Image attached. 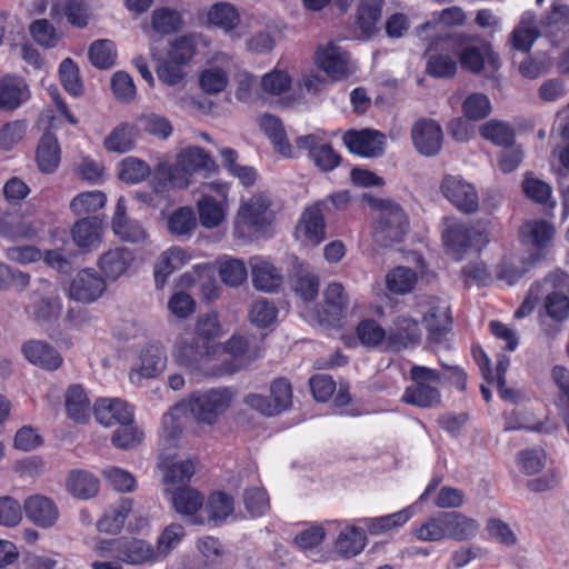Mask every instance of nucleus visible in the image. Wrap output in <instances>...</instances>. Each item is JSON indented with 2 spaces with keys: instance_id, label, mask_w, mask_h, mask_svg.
I'll use <instances>...</instances> for the list:
<instances>
[{
  "instance_id": "obj_1",
  "label": "nucleus",
  "mask_w": 569,
  "mask_h": 569,
  "mask_svg": "<svg viewBox=\"0 0 569 569\" xmlns=\"http://www.w3.org/2000/svg\"><path fill=\"white\" fill-rule=\"evenodd\" d=\"M231 400L228 389H210L191 393L174 410L189 413L197 423L212 426L230 407Z\"/></svg>"
},
{
  "instance_id": "obj_2",
  "label": "nucleus",
  "mask_w": 569,
  "mask_h": 569,
  "mask_svg": "<svg viewBox=\"0 0 569 569\" xmlns=\"http://www.w3.org/2000/svg\"><path fill=\"white\" fill-rule=\"evenodd\" d=\"M447 49H455L457 58L463 69L478 74L487 61L493 70L499 68V56L493 52L492 46L479 36L456 32Z\"/></svg>"
},
{
  "instance_id": "obj_3",
  "label": "nucleus",
  "mask_w": 569,
  "mask_h": 569,
  "mask_svg": "<svg viewBox=\"0 0 569 569\" xmlns=\"http://www.w3.org/2000/svg\"><path fill=\"white\" fill-rule=\"evenodd\" d=\"M412 383L408 386L401 401L419 408H433L440 405L441 395L438 386L442 376L437 370L423 366H412L410 371Z\"/></svg>"
},
{
  "instance_id": "obj_4",
  "label": "nucleus",
  "mask_w": 569,
  "mask_h": 569,
  "mask_svg": "<svg viewBox=\"0 0 569 569\" xmlns=\"http://www.w3.org/2000/svg\"><path fill=\"white\" fill-rule=\"evenodd\" d=\"M372 206L380 210L373 231L375 242L388 248L400 242L408 230V218L402 208L388 199H378Z\"/></svg>"
},
{
  "instance_id": "obj_5",
  "label": "nucleus",
  "mask_w": 569,
  "mask_h": 569,
  "mask_svg": "<svg viewBox=\"0 0 569 569\" xmlns=\"http://www.w3.org/2000/svg\"><path fill=\"white\" fill-rule=\"evenodd\" d=\"M201 198L197 202L199 220L202 227L213 229L226 218L223 201L227 199V186L212 181L200 187Z\"/></svg>"
},
{
  "instance_id": "obj_6",
  "label": "nucleus",
  "mask_w": 569,
  "mask_h": 569,
  "mask_svg": "<svg viewBox=\"0 0 569 569\" xmlns=\"http://www.w3.org/2000/svg\"><path fill=\"white\" fill-rule=\"evenodd\" d=\"M451 34L438 37L427 46L426 72L437 79H450L458 72V61L455 49H447Z\"/></svg>"
},
{
  "instance_id": "obj_7",
  "label": "nucleus",
  "mask_w": 569,
  "mask_h": 569,
  "mask_svg": "<svg viewBox=\"0 0 569 569\" xmlns=\"http://www.w3.org/2000/svg\"><path fill=\"white\" fill-rule=\"evenodd\" d=\"M244 403L268 417L280 415L291 407V385L284 378L276 379L270 386V397L250 393L244 398Z\"/></svg>"
},
{
  "instance_id": "obj_8",
  "label": "nucleus",
  "mask_w": 569,
  "mask_h": 569,
  "mask_svg": "<svg viewBox=\"0 0 569 569\" xmlns=\"http://www.w3.org/2000/svg\"><path fill=\"white\" fill-rule=\"evenodd\" d=\"M442 240L447 250L456 259L470 248H482L488 241V233L476 227H469L465 223L448 224L442 231Z\"/></svg>"
},
{
  "instance_id": "obj_9",
  "label": "nucleus",
  "mask_w": 569,
  "mask_h": 569,
  "mask_svg": "<svg viewBox=\"0 0 569 569\" xmlns=\"http://www.w3.org/2000/svg\"><path fill=\"white\" fill-rule=\"evenodd\" d=\"M443 197L459 211L471 214L479 209V197L475 187L465 179L448 174L440 184Z\"/></svg>"
},
{
  "instance_id": "obj_10",
  "label": "nucleus",
  "mask_w": 569,
  "mask_h": 569,
  "mask_svg": "<svg viewBox=\"0 0 569 569\" xmlns=\"http://www.w3.org/2000/svg\"><path fill=\"white\" fill-rule=\"evenodd\" d=\"M411 140L416 151L423 157L440 153L443 143L441 126L433 119L421 118L411 127Z\"/></svg>"
},
{
  "instance_id": "obj_11",
  "label": "nucleus",
  "mask_w": 569,
  "mask_h": 569,
  "mask_svg": "<svg viewBox=\"0 0 569 569\" xmlns=\"http://www.w3.org/2000/svg\"><path fill=\"white\" fill-rule=\"evenodd\" d=\"M270 207L271 200L266 194H253L241 202L237 214L238 223L254 230H263L274 218Z\"/></svg>"
},
{
  "instance_id": "obj_12",
  "label": "nucleus",
  "mask_w": 569,
  "mask_h": 569,
  "mask_svg": "<svg viewBox=\"0 0 569 569\" xmlns=\"http://www.w3.org/2000/svg\"><path fill=\"white\" fill-rule=\"evenodd\" d=\"M114 545L116 558L129 566L141 567L157 561L153 545L144 539L133 537L117 538Z\"/></svg>"
},
{
  "instance_id": "obj_13",
  "label": "nucleus",
  "mask_w": 569,
  "mask_h": 569,
  "mask_svg": "<svg viewBox=\"0 0 569 569\" xmlns=\"http://www.w3.org/2000/svg\"><path fill=\"white\" fill-rule=\"evenodd\" d=\"M295 142L297 150L308 151V157L321 171H331L340 164L341 157L330 143L325 142L317 134L300 136Z\"/></svg>"
},
{
  "instance_id": "obj_14",
  "label": "nucleus",
  "mask_w": 569,
  "mask_h": 569,
  "mask_svg": "<svg viewBox=\"0 0 569 569\" xmlns=\"http://www.w3.org/2000/svg\"><path fill=\"white\" fill-rule=\"evenodd\" d=\"M106 279L92 268L79 271L69 287V297L72 300L91 303L106 291Z\"/></svg>"
},
{
  "instance_id": "obj_15",
  "label": "nucleus",
  "mask_w": 569,
  "mask_h": 569,
  "mask_svg": "<svg viewBox=\"0 0 569 569\" xmlns=\"http://www.w3.org/2000/svg\"><path fill=\"white\" fill-rule=\"evenodd\" d=\"M211 350L212 346L209 341L200 342L196 337L180 336L176 341L172 356L179 366L187 370H198Z\"/></svg>"
},
{
  "instance_id": "obj_16",
  "label": "nucleus",
  "mask_w": 569,
  "mask_h": 569,
  "mask_svg": "<svg viewBox=\"0 0 569 569\" xmlns=\"http://www.w3.org/2000/svg\"><path fill=\"white\" fill-rule=\"evenodd\" d=\"M317 66L332 80H341L350 73L349 56L333 42H329L317 49Z\"/></svg>"
},
{
  "instance_id": "obj_17",
  "label": "nucleus",
  "mask_w": 569,
  "mask_h": 569,
  "mask_svg": "<svg viewBox=\"0 0 569 569\" xmlns=\"http://www.w3.org/2000/svg\"><path fill=\"white\" fill-rule=\"evenodd\" d=\"M343 142L352 153L373 158L383 153L386 136L373 129L348 131L343 136Z\"/></svg>"
},
{
  "instance_id": "obj_18",
  "label": "nucleus",
  "mask_w": 569,
  "mask_h": 569,
  "mask_svg": "<svg viewBox=\"0 0 569 569\" xmlns=\"http://www.w3.org/2000/svg\"><path fill=\"white\" fill-rule=\"evenodd\" d=\"M325 202H316L305 209L297 227V234L306 244L318 246L326 238Z\"/></svg>"
},
{
  "instance_id": "obj_19",
  "label": "nucleus",
  "mask_w": 569,
  "mask_h": 569,
  "mask_svg": "<svg viewBox=\"0 0 569 569\" xmlns=\"http://www.w3.org/2000/svg\"><path fill=\"white\" fill-rule=\"evenodd\" d=\"M325 305L317 312L318 321L329 326L336 325L348 308L349 298L340 282H331L323 291Z\"/></svg>"
},
{
  "instance_id": "obj_20",
  "label": "nucleus",
  "mask_w": 569,
  "mask_h": 569,
  "mask_svg": "<svg viewBox=\"0 0 569 569\" xmlns=\"http://www.w3.org/2000/svg\"><path fill=\"white\" fill-rule=\"evenodd\" d=\"M97 421L104 427L132 422L133 410L126 401L118 398L99 399L93 407Z\"/></svg>"
},
{
  "instance_id": "obj_21",
  "label": "nucleus",
  "mask_w": 569,
  "mask_h": 569,
  "mask_svg": "<svg viewBox=\"0 0 569 569\" xmlns=\"http://www.w3.org/2000/svg\"><path fill=\"white\" fill-rule=\"evenodd\" d=\"M541 34L536 14L531 11H526L510 33L508 44L513 50L528 53Z\"/></svg>"
},
{
  "instance_id": "obj_22",
  "label": "nucleus",
  "mask_w": 569,
  "mask_h": 569,
  "mask_svg": "<svg viewBox=\"0 0 569 569\" xmlns=\"http://www.w3.org/2000/svg\"><path fill=\"white\" fill-rule=\"evenodd\" d=\"M422 322L429 332V339L440 342L442 336L448 333L451 326L450 308L446 301L432 298L429 301Z\"/></svg>"
},
{
  "instance_id": "obj_23",
  "label": "nucleus",
  "mask_w": 569,
  "mask_h": 569,
  "mask_svg": "<svg viewBox=\"0 0 569 569\" xmlns=\"http://www.w3.org/2000/svg\"><path fill=\"white\" fill-rule=\"evenodd\" d=\"M23 509L27 518L38 527L50 528L59 518V509L53 500L46 496L33 495L26 499Z\"/></svg>"
},
{
  "instance_id": "obj_24",
  "label": "nucleus",
  "mask_w": 569,
  "mask_h": 569,
  "mask_svg": "<svg viewBox=\"0 0 569 569\" xmlns=\"http://www.w3.org/2000/svg\"><path fill=\"white\" fill-rule=\"evenodd\" d=\"M445 539L463 541L476 537L479 523L466 515L456 511L440 512Z\"/></svg>"
},
{
  "instance_id": "obj_25",
  "label": "nucleus",
  "mask_w": 569,
  "mask_h": 569,
  "mask_svg": "<svg viewBox=\"0 0 569 569\" xmlns=\"http://www.w3.org/2000/svg\"><path fill=\"white\" fill-rule=\"evenodd\" d=\"M134 256L128 248L117 247L103 252L98 259V267L104 279L118 280L131 267Z\"/></svg>"
},
{
  "instance_id": "obj_26",
  "label": "nucleus",
  "mask_w": 569,
  "mask_h": 569,
  "mask_svg": "<svg viewBox=\"0 0 569 569\" xmlns=\"http://www.w3.org/2000/svg\"><path fill=\"white\" fill-rule=\"evenodd\" d=\"M26 80L19 76H4L0 80V109L13 111L30 99Z\"/></svg>"
},
{
  "instance_id": "obj_27",
  "label": "nucleus",
  "mask_w": 569,
  "mask_h": 569,
  "mask_svg": "<svg viewBox=\"0 0 569 569\" xmlns=\"http://www.w3.org/2000/svg\"><path fill=\"white\" fill-rule=\"evenodd\" d=\"M21 351L28 361L47 370H56L62 363L60 355L51 346L40 340L26 341Z\"/></svg>"
},
{
  "instance_id": "obj_28",
  "label": "nucleus",
  "mask_w": 569,
  "mask_h": 569,
  "mask_svg": "<svg viewBox=\"0 0 569 569\" xmlns=\"http://www.w3.org/2000/svg\"><path fill=\"white\" fill-rule=\"evenodd\" d=\"M259 127L271 140L274 150L289 158H296L297 151L290 144L281 120L271 114H263L259 118Z\"/></svg>"
},
{
  "instance_id": "obj_29",
  "label": "nucleus",
  "mask_w": 569,
  "mask_h": 569,
  "mask_svg": "<svg viewBox=\"0 0 569 569\" xmlns=\"http://www.w3.org/2000/svg\"><path fill=\"white\" fill-rule=\"evenodd\" d=\"M190 259L188 253L178 247L162 252L154 263V282L158 289L163 288L167 278L176 270L181 269Z\"/></svg>"
},
{
  "instance_id": "obj_30",
  "label": "nucleus",
  "mask_w": 569,
  "mask_h": 569,
  "mask_svg": "<svg viewBox=\"0 0 569 569\" xmlns=\"http://www.w3.org/2000/svg\"><path fill=\"white\" fill-rule=\"evenodd\" d=\"M167 356L158 346H150L141 353V366L138 370H132L130 379L138 383L140 378L151 379L159 376L166 368Z\"/></svg>"
},
{
  "instance_id": "obj_31",
  "label": "nucleus",
  "mask_w": 569,
  "mask_h": 569,
  "mask_svg": "<svg viewBox=\"0 0 569 569\" xmlns=\"http://www.w3.org/2000/svg\"><path fill=\"white\" fill-rule=\"evenodd\" d=\"M252 283L257 290L272 292L282 283L280 271L269 261L253 258L250 261Z\"/></svg>"
},
{
  "instance_id": "obj_32",
  "label": "nucleus",
  "mask_w": 569,
  "mask_h": 569,
  "mask_svg": "<svg viewBox=\"0 0 569 569\" xmlns=\"http://www.w3.org/2000/svg\"><path fill=\"white\" fill-rule=\"evenodd\" d=\"M101 222L97 217H89L74 223L71 234L80 248L96 249L101 244Z\"/></svg>"
},
{
  "instance_id": "obj_33",
  "label": "nucleus",
  "mask_w": 569,
  "mask_h": 569,
  "mask_svg": "<svg viewBox=\"0 0 569 569\" xmlns=\"http://www.w3.org/2000/svg\"><path fill=\"white\" fill-rule=\"evenodd\" d=\"M70 495L78 499H90L99 491V479L86 470H71L66 480Z\"/></svg>"
},
{
  "instance_id": "obj_34",
  "label": "nucleus",
  "mask_w": 569,
  "mask_h": 569,
  "mask_svg": "<svg viewBox=\"0 0 569 569\" xmlns=\"http://www.w3.org/2000/svg\"><path fill=\"white\" fill-rule=\"evenodd\" d=\"M132 500L121 499L116 506L109 508L97 522L100 532L117 535L124 526L126 519L132 510Z\"/></svg>"
},
{
  "instance_id": "obj_35",
  "label": "nucleus",
  "mask_w": 569,
  "mask_h": 569,
  "mask_svg": "<svg viewBox=\"0 0 569 569\" xmlns=\"http://www.w3.org/2000/svg\"><path fill=\"white\" fill-rule=\"evenodd\" d=\"M37 163L44 173L53 172L60 163V147L57 137L51 132H46L37 148Z\"/></svg>"
},
{
  "instance_id": "obj_36",
  "label": "nucleus",
  "mask_w": 569,
  "mask_h": 569,
  "mask_svg": "<svg viewBox=\"0 0 569 569\" xmlns=\"http://www.w3.org/2000/svg\"><path fill=\"white\" fill-rule=\"evenodd\" d=\"M50 16L60 20L63 16L77 27H84L88 22V14L84 0H52Z\"/></svg>"
},
{
  "instance_id": "obj_37",
  "label": "nucleus",
  "mask_w": 569,
  "mask_h": 569,
  "mask_svg": "<svg viewBox=\"0 0 569 569\" xmlns=\"http://www.w3.org/2000/svg\"><path fill=\"white\" fill-rule=\"evenodd\" d=\"M555 236L553 226L546 220H531L523 223L520 228V237L527 244L536 248H546Z\"/></svg>"
},
{
  "instance_id": "obj_38",
  "label": "nucleus",
  "mask_w": 569,
  "mask_h": 569,
  "mask_svg": "<svg viewBox=\"0 0 569 569\" xmlns=\"http://www.w3.org/2000/svg\"><path fill=\"white\" fill-rule=\"evenodd\" d=\"M36 234L37 230L30 221L0 211V236L11 240H28Z\"/></svg>"
},
{
  "instance_id": "obj_39",
  "label": "nucleus",
  "mask_w": 569,
  "mask_h": 569,
  "mask_svg": "<svg viewBox=\"0 0 569 569\" xmlns=\"http://www.w3.org/2000/svg\"><path fill=\"white\" fill-rule=\"evenodd\" d=\"M173 509L183 517L193 516L203 506V497L192 487H179L171 492Z\"/></svg>"
},
{
  "instance_id": "obj_40",
  "label": "nucleus",
  "mask_w": 569,
  "mask_h": 569,
  "mask_svg": "<svg viewBox=\"0 0 569 569\" xmlns=\"http://www.w3.org/2000/svg\"><path fill=\"white\" fill-rule=\"evenodd\" d=\"M480 136L499 147H509L515 142V129L506 121L492 119L479 127Z\"/></svg>"
},
{
  "instance_id": "obj_41",
  "label": "nucleus",
  "mask_w": 569,
  "mask_h": 569,
  "mask_svg": "<svg viewBox=\"0 0 569 569\" xmlns=\"http://www.w3.org/2000/svg\"><path fill=\"white\" fill-rule=\"evenodd\" d=\"M420 329L416 320L408 317H399L395 321V328L389 335V341L397 348H407L420 340Z\"/></svg>"
},
{
  "instance_id": "obj_42",
  "label": "nucleus",
  "mask_w": 569,
  "mask_h": 569,
  "mask_svg": "<svg viewBox=\"0 0 569 569\" xmlns=\"http://www.w3.org/2000/svg\"><path fill=\"white\" fill-rule=\"evenodd\" d=\"M208 21L224 30L232 32L240 22L238 9L229 2H217L212 4L207 13Z\"/></svg>"
},
{
  "instance_id": "obj_43",
  "label": "nucleus",
  "mask_w": 569,
  "mask_h": 569,
  "mask_svg": "<svg viewBox=\"0 0 569 569\" xmlns=\"http://www.w3.org/2000/svg\"><path fill=\"white\" fill-rule=\"evenodd\" d=\"M66 410L70 419L84 423L90 416V402L81 386H71L66 393Z\"/></svg>"
},
{
  "instance_id": "obj_44",
  "label": "nucleus",
  "mask_w": 569,
  "mask_h": 569,
  "mask_svg": "<svg viewBox=\"0 0 569 569\" xmlns=\"http://www.w3.org/2000/svg\"><path fill=\"white\" fill-rule=\"evenodd\" d=\"M217 266L221 281L229 287H239L247 280V267L241 259L224 256L217 260Z\"/></svg>"
},
{
  "instance_id": "obj_45",
  "label": "nucleus",
  "mask_w": 569,
  "mask_h": 569,
  "mask_svg": "<svg viewBox=\"0 0 569 569\" xmlns=\"http://www.w3.org/2000/svg\"><path fill=\"white\" fill-rule=\"evenodd\" d=\"M366 546V535L363 530L356 527L343 529L336 541L337 552L345 557H355L362 551Z\"/></svg>"
},
{
  "instance_id": "obj_46",
  "label": "nucleus",
  "mask_w": 569,
  "mask_h": 569,
  "mask_svg": "<svg viewBox=\"0 0 569 569\" xmlns=\"http://www.w3.org/2000/svg\"><path fill=\"white\" fill-rule=\"evenodd\" d=\"M186 536L184 528L179 523H170L167 526L157 539L153 546L157 561L166 559L173 549L182 541Z\"/></svg>"
},
{
  "instance_id": "obj_47",
  "label": "nucleus",
  "mask_w": 569,
  "mask_h": 569,
  "mask_svg": "<svg viewBox=\"0 0 569 569\" xmlns=\"http://www.w3.org/2000/svg\"><path fill=\"white\" fill-rule=\"evenodd\" d=\"M466 14L463 10L459 7H449L443 9L440 12H435L432 14L431 20L420 24L417 28V34L422 38L426 33L429 36L430 33L436 31V27L439 23L445 26H460L465 22Z\"/></svg>"
},
{
  "instance_id": "obj_48",
  "label": "nucleus",
  "mask_w": 569,
  "mask_h": 569,
  "mask_svg": "<svg viewBox=\"0 0 569 569\" xmlns=\"http://www.w3.org/2000/svg\"><path fill=\"white\" fill-rule=\"evenodd\" d=\"M291 287L303 301H313L319 292V277L308 269L300 268L292 278Z\"/></svg>"
},
{
  "instance_id": "obj_49",
  "label": "nucleus",
  "mask_w": 569,
  "mask_h": 569,
  "mask_svg": "<svg viewBox=\"0 0 569 569\" xmlns=\"http://www.w3.org/2000/svg\"><path fill=\"white\" fill-rule=\"evenodd\" d=\"M104 148L110 152L124 153L134 147V129L128 123L117 126L104 139Z\"/></svg>"
},
{
  "instance_id": "obj_50",
  "label": "nucleus",
  "mask_w": 569,
  "mask_h": 569,
  "mask_svg": "<svg viewBox=\"0 0 569 569\" xmlns=\"http://www.w3.org/2000/svg\"><path fill=\"white\" fill-rule=\"evenodd\" d=\"M191 173L184 171L179 166L178 160L174 164H160L156 170V178L159 180V184L162 189L166 188H186L190 182Z\"/></svg>"
},
{
  "instance_id": "obj_51",
  "label": "nucleus",
  "mask_w": 569,
  "mask_h": 569,
  "mask_svg": "<svg viewBox=\"0 0 569 569\" xmlns=\"http://www.w3.org/2000/svg\"><path fill=\"white\" fill-rule=\"evenodd\" d=\"M416 282L417 274L408 267H396L386 274L387 289L396 295L410 292Z\"/></svg>"
},
{
  "instance_id": "obj_52",
  "label": "nucleus",
  "mask_w": 569,
  "mask_h": 569,
  "mask_svg": "<svg viewBox=\"0 0 569 569\" xmlns=\"http://www.w3.org/2000/svg\"><path fill=\"white\" fill-rule=\"evenodd\" d=\"M182 27L181 14L170 8H160L151 14V28L162 36L177 32Z\"/></svg>"
},
{
  "instance_id": "obj_53",
  "label": "nucleus",
  "mask_w": 569,
  "mask_h": 569,
  "mask_svg": "<svg viewBox=\"0 0 569 569\" xmlns=\"http://www.w3.org/2000/svg\"><path fill=\"white\" fill-rule=\"evenodd\" d=\"M569 22V7L555 2L550 11L538 22V26L546 36H555Z\"/></svg>"
},
{
  "instance_id": "obj_54",
  "label": "nucleus",
  "mask_w": 569,
  "mask_h": 569,
  "mask_svg": "<svg viewBox=\"0 0 569 569\" xmlns=\"http://www.w3.org/2000/svg\"><path fill=\"white\" fill-rule=\"evenodd\" d=\"M117 51L112 41L96 40L89 48V59L99 69H109L114 66Z\"/></svg>"
},
{
  "instance_id": "obj_55",
  "label": "nucleus",
  "mask_w": 569,
  "mask_h": 569,
  "mask_svg": "<svg viewBox=\"0 0 569 569\" xmlns=\"http://www.w3.org/2000/svg\"><path fill=\"white\" fill-rule=\"evenodd\" d=\"M177 160L184 171L191 174L201 169H208L212 163L210 156L200 147H189L182 150Z\"/></svg>"
},
{
  "instance_id": "obj_56",
  "label": "nucleus",
  "mask_w": 569,
  "mask_h": 569,
  "mask_svg": "<svg viewBox=\"0 0 569 569\" xmlns=\"http://www.w3.org/2000/svg\"><path fill=\"white\" fill-rule=\"evenodd\" d=\"M106 201L107 197L101 191L82 192L72 199L70 209L77 216L89 214L101 209Z\"/></svg>"
},
{
  "instance_id": "obj_57",
  "label": "nucleus",
  "mask_w": 569,
  "mask_h": 569,
  "mask_svg": "<svg viewBox=\"0 0 569 569\" xmlns=\"http://www.w3.org/2000/svg\"><path fill=\"white\" fill-rule=\"evenodd\" d=\"M208 519L211 521H222L233 511V499L229 495L218 491L213 492L204 507Z\"/></svg>"
},
{
  "instance_id": "obj_58",
  "label": "nucleus",
  "mask_w": 569,
  "mask_h": 569,
  "mask_svg": "<svg viewBox=\"0 0 569 569\" xmlns=\"http://www.w3.org/2000/svg\"><path fill=\"white\" fill-rule=\"evenodd\" d=\"M383 0H362L359 6L358 21L362 31L367 34L373 33L376 26L381 18Z\"/></svg>"
},
{
  "instance_id": "obj_59",
  "label": "nucleus",
  "mask_w": 569,
  "mask_h": 569,
  "mask_svg": "<svg viewBox=\"0 0 569 569\" xmlns=\"http://www.w3.org/2000/svg\"><path fill=\"white\" fill-rule=\"evenodd\" d=\"M59 77L62 87L69 94L74 97L82 94L83 84L79 77V69L70 58H66L61 62L59 67Z\"/></svg>"
},
{
  "instance_id": "obj_60",
  "label": "nucleus",
  "mask_w": 569,
  "mask_h": 569,
  "mask_svg": "<svg viewBox=\"0 0 569 569\" xmlns=\"http://www.w3.org/2000/svg\"><path fill=\"white\" fill-rule=\"evenodd\" d=\"M462 111L469 120H481L488 117L491 112V103L489 98L483 93L469 94L463 103Z\"/></svg>"
},
{
  "instance_id": "obj_61",
  "label": "nucleus",
  "mask_w": 569,
  "mask_h": 569,
  "mask_svg": "<svg viewBox=\"0 0 569 569\" xmlns=\"http://www.w3.org/2000/svg\"><path fill=\"white\" fill-rule=\"evenodd\" d=\"M196 47L197 41L193 34L181 36L171 42L169 59L174 63L186 64L194 56Z\"/></svg>"
},
{
  "instance_id": "obj_62",
  "label": "nucleus",
  "mask_w": 569,
  "mask_h": 569,
  "mask_svg": "<svg viewBox=\"0 0 569 569\" xmlns=\"http://www.w3.org/2000/svg\"><path fill=\"white\" fill-rule=\"evenodd\" d=\"M150 174V167L142 160L128 157L120 163L119 178L128 183H138Z\"/></svg>"
},
{
  "instance_id": "obj_63",
  "label": "nucleus",
  "mask_w": 569,
  "mask_h": 569,
  "mask_svg": "<svg viewBox=\"0 0 569 569\" xmlns=\"http://www.w3.org/2000/svg\"><path fill=\"white\" fill-rule=\"evenodd\" d=\"M278 310L276 306L267 299H258L251 303L249 319L251 323L259 328H266L277 319Z\"/></svg>"
},
{
  "instance_id": "obj_64",
  "label": "nucleus",
  "mask_w": 569,
  "mask_h": 569,
  "mask_svg": "<svg viewBox=\"0 0 569 569\" xmlns=\"http://www.w3.org/2000/svg\"><path fill=\"white\" fill-rule=\"evenodd\" d=\"M143 432L132 422L119 423L111 437L112 443L120 449H129L141 442Z\"/></svg>"
}]
</instances>
